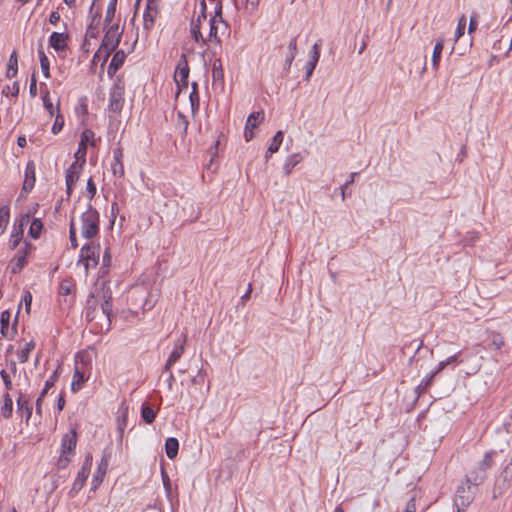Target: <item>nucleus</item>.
<instances>
[{
    "instance_id": "57",
    "label": "nucleus",
    "mask_w": 512,
    "mask_h": 512,
    "mask_svg": "<svg viewBox=\"0 0 512 512\" xmlns=\"http://www.w3.org/2000/svg\"><path fill=\"white\" fill-rule=\"evenodd\" d=\"M60 20V14L57 11H54L50 14L49 22L53 25H56Z\"/></svg>"
},
{
    "instance_id": "6",
    "label": "nucleus",
    "mask_w": 512,
    "mask_h": 512,
    "mask_svg": "<svg viewBox=\"0 0 512 512\" xmlns=\"http://www.w3.org/2000/svg\"><path fill=\"white\" fill-rule=\"evenodd\" d=\"M188 76H189V67H188V61L185 54H182L180 56V59L178 60L175 74H174V80L178 87L179 92L183 88H187L188 86Z\"/></svg>"
},
{
    "instance_id": "44",
    "label": "nucleus",
    "mask_w": 512,
    "mask_h": 512,
    "mask_svg": "<svg viewBox=\"0 0 512 512\" xmlns=\"http://www.w3.org/2000/svg\"><path fill=\"white\" fill-rule=\"evenodd\" d=\"M72 287H73V284L70 281H68V280L62 281L60 284V287H59L60 294L61 295H69L72 291Z\"/></svg>"
},
{
    "instance_id": "5",
    "label": "nucleus",
    "mask_w": 512,
    "mask_h": 512,
    "mask_svg": "<svg viewBox=\"0 0 512 512\" xmlns=\"http://www.w3.org/2000/svg\"><path fill=\"white\" fill-rule=\"evenodd\" d=\"M100 246L94 242L84 245L80 250L79 263L84 265L87 272L90 267H96L99 262Z\"/></svg>"
},
{
    "instance_id": "47",
    "label": "nucleus",
    "mask_w": 512,
    "mask_h": 512,
    "mask_svg": "<svg viewBox=\"0 0 512 512\" xmlns=\"http://www.w3.org/2000/svg\"><path fill=\"white\" fill-rule=\"evenodd\" d=\"M56 382V373H54L45 383V387L43 391L41 392L42 396H45L48 390L54 386Z\"/></svg>"
},
{
    "instance_id": "53",
    "label": "nucleus",
    "mask_w": 512,
    "mask_h": 512,
    "mask_svg": "<svg viewBox=\"0 0 512 512\" xmlns=\"http://www.w3.org/2000/svg\"><path fill=\"white\" fill-rule=\"evenodd\" d=\"M110 263H111L110 250H109V248H106L104 251V254H103V258H102V264H103V266L108 267L110 265Z\"/></svg>"
},
{
    "instance_id": "16",
    "label": "nucleus",
    "mask_w": 512,
    "mask_h": 512,
    "mask_svg": "<svg viewBox=\"0 0 512 512\" xmlns=\"http://www.w3.org/2000/svg\"><path fill=\"white\" fill-rule=\"evenodd\" d=\"M68 36L64 33L53 32L49 38V44L56 51H63L67 46Z\"/></svg>"
},
{
    "instance_id": "22",
    "label": "nucleus",
    "mask_w": 512,
    "mask_h": 512,
    "mask_svg": "<svg viewBox=\"0 0 512 512\" xmlns=\"http://www.w3.org/2000/svg\"><path fill=\"white\" fill-rule=\"evenodd\" d=\"M1 416L5 419H9L13 412V401L8 393L3 395L2 405L0 407Z\"/></svg>"
},
{
    "instance_id": "43",
    "label": "nucleus",
    "mask_w": 512,
    "mask_h": 512,
    "mask_svg": "<svg viewBox=\"0 0 512 512\" xmlns=\"http://www.w3.org/2000/svg\"><path fill=\"white\" fill-rule=\"evenodd\" d=\"M2 93L6 96L12 95L17 96L19 93V86L17 82H14L12 86H6L3 88Z\"/></svg>"
},
{
    "instance_id": "17",
    "label": "nucleus",
    "mask_w": 512,
    "mask_h": 512,
    "mask_svg": "<svg viewBox=\"0 0 512 512\" xmlns=\"http://www.w3.org/2000/svg\"><path fill=\"white\" fill-rule=\"evenodd\" d=\"M125 58H126V54L122 50H119L114 54V56L111 60V63L108 67V70H107V73L110 77H112L118 71V69L123 65Z\"/></svg>"
},
{
    "instance_id": "13",
    "label": "nucleus",
    "mask_w": 512,
    "mask_h": 512,
    "mask_svg": "<svg viewBox=\"0 0 512 512\" xmlns=\"http://www.w3.org/2000/svg\"><path fill=\"white\" fill-rule=\"evenodd\" d=\"M158 14L157 5L155 0H148L147 6L143 14L144 28L150 30L155 23V18Z\"/></svg>"
},
{
    "instance_id": "59",
    "label": "nucleus",
    "mask_w": 512,
    "mask_h": 512,
    "mask_svg": "<svg viewBox=\"0 0 512 512\" xmlns=\"http://www.w3.org/2000/svg\"><path fill=\"white\" fill-rule=\"evenodd\" d=\"M296 164H297V161L292 162V157H291V158H289L288 162L286 163V165H285V167H284L287 175L291 173L292 168H293Z\"/></svg>"
},
{
    "instance_id": "41",
    "label": "nucleus",
    "mask_w": 512,
    "mask_h": 512,
    "mask_svg": "<svg viewBox=\"0 0 512 512\" xmlns=\"http://www.w3.org/2000/svg\"><path fill=\"white\" fill-rule=\"evenodd\" d=\"M63 125H64V119L60 113H57L55 115V122L52 126V132L54 134H57L58 132H60L62 130Z\"/></svg>"
},
{
    "instance_id": "58",
    "label": "nucleus",
    "mask_w": 512,
    "mask_h": 512,
    "mask_svg": "<svg viewBox=\"0 0 512 512\" xmlns=\"http://www.w3.org/2000/svg\"><path fill=\"white\" fill-rule=\"evenodd\" d=\"M31 302H32V295L29 292H27L26 295L24 296V303H25L27 312H29V310H30Z\"/></svg>"
},
{
    "instance_id": "7",
    "label": "nucleus",
    "mask_w": 512,
    "mask_h": 512,
    "mask_svg": "<svg viewBox=\"0 0 512 512\" xmlns=\"http://www.w3.org/2000/svg\"><path fill=\"white\" fill-rule=\"evenodd\" d=\"M121 36L122 30H120L119 25H110L106 30L101 45L113 52L119 45Z\"/></svg>"
},
{
    "instance_id": "60",
    "label": "nucleus",
    "mask_w": 512,
    "mask_h": 512,
    "mask_svg": "<svg viewBox=\"0 0 512 512\" xmlns=\"http://www.w3.org/2000/svg\"><path fill=\"white\" fill-rule=\"evenodd\" d=\"M457 360H458V359H457V357H456V356H452V357L448 358L446 361H442V362H440V364H439V368H438V371H440V370L444 369V367H445L446 365H448L451 361H457Z\"/></svg>"
},
{
    "instance_id": "25",
    "label": "nucleus",
    "mask_w": 512,
    "mask_h": 512,
    "mask_svg": "<svg viewBox=\"0 0 512 512\" xmlns=\"http://www.w3.org/2000/svg\"><path fill=\"white\" fill-rule=\"evenodd\" d=\"M179 449V442L176 438L170 437L165 443V452L168 458L173 459L177 456Z\"/></svg>"
},
{
    "instance_id": "26",
    "label": "nucleus",
    "mask_w": 512,
    "mask_h": 512,
    "mask_svg": "<svg viewBox=\"0 0 512 512\" xmlns=\"http://www.w3.org/2000/svg\"><path fill=\"white\" fill-rule=\"evenodd\" d=\"M88 460L89 459L87 458L84 466L78 472L77 477H76V479L74 481V488L81 489L84 486V484L86 482V479L89 476V467H87Z\"/></svg>"
},
{
    "instance_id": "63",
    "label": "nucleus",
    "mask_w": 512,
    "mask_h": 512,
    "mask_svg": "<svg viewBox=\"0 0 512 512\" xmlns=\"http://www.w3.org/2000/svg\"><path fill=\"white\" fill-rule=\"evenodd\" d=\"M43 397L42 394H40V396L38 397V399L36 400V412L38 414H41V403H42V400H43Z\"/></svg>"
},
{
    "instance_id": "64",
    "label": "nucleus",
    "mask_w": 512,
    "mask_h": 512,
    "mask_svg": "<svg viewBox=\"0 0 512 512\" xmlns=\"http://www.w3.org/2000/svg\"><path fill=\"white\" fill-rule=\"evenodd\" d=\"M65 406V399L63 396H60L59 399H58V403H57V407H58V410L61 411Z\"/></svg>"
},
{
    "instance_id": "62",
    "label": "nucleus",
    "mask_w": 512,
    "mask_h": 512,
    "mask_svg": "<svg viewBox=\"0 0 512 512\" xmlns=\"http://www.w3.org/2000/svg\"><path fill=\"white\" fill-rule=\"evenodd\" d=\"M194 99L198 100V95L196 92V83H193V91L190 94V100H191L192 107L194 106Z\"/></svg>"
},
{
    "instance_id": "37",
    "label": "nucleus",
    "mask_w": 512,
    "mask_h": 512,
    "mask_svg": "<svg viewBox=\"0 0 512 512\" xmlns=\"http://www.w3.org/2000/svg\"><path fill=\"white\" fill-rule=\"evenodd\" d=\"M117 0H111L106 11L105 24H110L116 13Z\"/></svg>"
},
{
    "instance_id": "30",
    "label": "nucleus",
    "mask_w": 512,
    "mask_h": 512,
    "mask_svg": "<svg viewBox=\"0 0 512 512\" xmlns=\"http://www.w3.org/2000/svg\"><path fill=\"white\" fill-rule=\"evenodd\" d=\"M26 263V252L19 250L14 257V265L12 266V272L18 273L24 267Z\"/></svg>"
},
{
    "instance_id": "8",
    "label": "nucleus",
    "mask_w": 512,
    "mask_h": 512,
    "mask_svg": "<svg viewBox=\"0 0 512 512\" xmlns=\"http://www.w3.org/2000/svg\"><path fill=\"white\" fill-rule=\"evenodd\" d=\"M94 145V132L87 129L81 134L78 149L75 153V158L82 163H85V157L87 153V145Z\"/></svg>"
},
{
    "instance_id": "52",
    "label": "nucleus",
    "mask_w": 512,
    "mask_h": 512,
    "mask_svg": "<svg viewBox=\"0 0 512 512\" xmlns=\"http://www.w3.org/2000/svg\"><path fill=\"white\" fill-rule=\"evenodd\" d=\"M317 65V62H314L312 60H309L307 63H306V76H307V79L312 75L315 67Z\"/></svg>"
},
{
    "instance_id": "61",
    "label": "nucleus",
    "mask_w": 512,
    "mask_h": 512,
    "mask_svg": "<svg viewBox=\"0 0 512 512\" xmlns=\"http://www.w3.org/2000/svg\"><path fill=\"white\" fill-rule=\"evenodd\" d=\"M36 91H37V88H36V78L33 75L32 79H31V83H30V93H31V95L35 96L36 95Z\"/></svg>"
},
{
    "instance_id": "23",
    "label": "nucleus",
    "mask_w": 512,
    "mask_h": 512,
    "mask_svg": "<svg viewBox=\"0 0 512 512\" xmlns=\"http://www.w3.org/2000/svg\"><path fill=\"white\" fill-rule=\"evenodd\" d=\"M17 72H18V57H17L16 51H13L8 60L6 77L9 79H12L17 75Z\"/></svg>"
},
{
    "instance_id": "34",
    "label": "nucleus",
    "mask_w": 512,
    "mask_h": 512,
    "mask_svg": "<svg viewBox=\"0 0 512 512\" xmlns=\"http://www.w3.org/2000/svg\"><path fill=\"white\" fill-rule=\"evenodd\" d=\"M23 237V229L21 227L14 228V231L12 232L11 238L9 240V246L11 249H15Z\"/></svg>"
},
{
    "instance_id": "48",
    "label": "nucleus",
    "mask_w": 512,
    "mask_h": 512,
    "mask_svg": "<svg viewBox=\"0 0 512 512\" xmlns=\"http://www.w3.org/2000/svg\"><path fill=\"white\" fill-rule=\"evenodd\" d=\"M114 155H115V163L116 165H120V176H122L124 174V167H123V164H122V161H121V158H122V151L121 150H117L114 152Z\"/></svg>"
},
{
    "instance_id": "21",
    "label": "nucleus",
    "mask_w": 512,
    "mask_h": 512,
    "mask_svg": "<svg viewBox=\"0 0 512 512\" xmlns=\"http://www.w3.org/2000/svg\"><path fill=\"white\" fill-rule=\"evenodd\" d=\"M35 184V169L33 163H28L25 170L24 190H31Z\"/></svg>"
},
{
    "instance_id": "29",
    "label": "nucleus",
    "mask_w": 512,
    "mask_h": 512,
    "mask_svg": "<svg viewBox=\"0 0 512 512\" xmlns=\"http://www.w3.org/2000/svg\"><path fill=\"white\" fill-rule=\"evenodd\" d=\"M35 343L33 341H29L25 344V346L18 351L17 356L21 363H25L28 361L30 353L34 350Z\"/></svg>"
},
{
    "instance_id": "33",
    "label": "nucleus",
    "mask_w": 512,
    "mask_h": 512,
    "mask_svg": "<svg viewBox=\"0 0 512 512\" xmlns=\"http://www.w3.org/2000/svg\"><path fill=\"white\" fill-rule=\"evenodd\" d=\"M282 141H283V133H282V131H278L275 134V136L273 137V140L268 147L267 153H269L271 155V154L277 152Z\"/></svg>"
},
{
    "instance_id": "9",
    "label": "nucleus",
    "mask_w": 512,
    "mask_h": 512,
    "mask_svg": "<svg viewBox=\"0 0 512 512\" xmlns=\"http://www.w3.org/2000/svg\"><path fill=\"white\" fill-rule=\"evenodd\" d=\"M124 102V87L120 83H116L111 92L109 100V108L113 112H119Z\"/></svg>"
},
{
    "instance_id": "36",
    "label": "nucleus",
    "mask_w": 512,
    "mask_h": 512,
    "mask_svg": "<svg viewBox=\"0 0 512 512\" xmlns=\"http://www.w3.org/2000/svg\"><path fill=\"white\" fill-rule=\"evenodd\" d=\"M141 416L147 424H151L155 420L156 414L151 407L143 405L141 409Z\"/></svg>"
},
{
    "instance_id": "51",
    "label": "nucleus",
    "mask_w": 512,
    "mask_h": 512,
    "mask_svg": "<svg viewBox=\"0 0 512 512\" xmlns=\"http://www.w3.org/2000/svg\"><path fill=\"white\" fill-rule=\"evenodd\" d=\"M491 464H492V453H487V454H485L484 459L481 462V467L483 470H485L488 467H490Z\"/></svg>"
},
{
    "instance_id": "14",
    "label": "nucleus",
    "mask_w": 512,
    "mask_h": 512,
    "mask_svg": "<svg viewBox=\"0 0 512 512\" xmlns=\"http://www.w3.org/2000/svg\"><path fill=\"white\" fill-rule=\"evenodd\" d=\"M186 336H183V339L179 344H176L173 351L169 355V358L165 364L164 370L166 372L170 371L171 366L174 365L182 356L185 350V344H186Z\"/></svg>"
},
{
    "instance_id": "4",
    "label": "nucleus",
    "mask_w": 512,
    "mask_h": 512,
    "mask_svg": "<svg viewBox=\"0 0 512 512\" xmlns=\"http://www.w3.org/2000/svg\"><path fill=\"white\" fill-rule=\"evenodd\" d=\"M477 485L472 484L469 480L458 486L455 494L454 503L458 512L464 511L474 499Z\"/></svg>"
},
{
    "instance_id": "45",
    "label": "nucleus",
    "mask_w": 512,
    "mask_h": 512,
    "mask_svg": "<svg viewBox=\"0 0 512 512\" xmlns=\"http://www.w3.org/2000/svg\"><path fill=\"white\" fill-rule=\"evenodd\" d=\"M502 475L505 480L512 479V456L509 463L504 467Z\"/></svg>"
},
{
    "instance_id": "49",
    "label": "nucleus",
    "mask_w": 512,
    "mask_h": 512,
    "mask_svg": "<svg viewBox=\"0 0 512 512\" xmlns=\"http://www.w3.org/2000/svg\"><path fill=\"white\" fill-rule=\"evenodd\" d=\"M492 344L496 349H500L504 345V340L501 335L495 334L492 338Z\"/></svg>"
},
{
    "instance_id": "31",
    "label": "nucleus",
    "mask_w": 512,
    "mask_h": 512,
    "mask_svg": "<svg viewBox=\"0 0 512 512\" xmlns=\"http://www.w3.org/2000/svg\"><path fill=\"white\" fill-rule=\"evenodd\" d=\"M111 53L112 51L101 45L93 56V62H101V65H104Z\"/></svg>"
},
{
    "instance_id": "50",
    "label": "nucleus",
    "mask_w": 512,
    "mask_h": 512,
    "mask_svg": "<svg viewBox=\"0 0 512 512\" xmlns=\"http://www.w3.org/2000/svg\"><path fill=\"white\" fill-rule=\"evenodd\" d=\"M1 377H2V380H3L4 384H5L6 389L7 390H11L12 382H11V379H10L8 373L5 370L1 371Z\"/></svg>"
},
{
    "instance_id": "18",
    "label": "nucleus",
    "mask_w": 512,
    "mask_h": 512,
    "mask_svg": "<svg viewBox=\"0 0 512 512\" xmlns=\"http://www.w3.org/2000/svg\"><path fill=\"white\" fill-rule=\"evenodd\" d=\"M87 380L84 371L79 367L78 363H76L75 371L73 374V379L71 383V390L73 392H78L85 381Z\"/></svg>"
},
{
    "instance_id": "10",
    "label": "nucleus",
    "mask_w": 512,
    "mask_h": 512,
    "mask_svg": "<svg viewBox=\"0 0 512 512\" xmlns=\"http://www.w3.org/2000/svg\"><path fill=\"white\" fill-rule=\"evenodd\" d=\"M83 164L84 163L81 161L75 160V162H73L66 170V187L68 195L71 194L73 186L79 179Z\"/></svg>"
},
{
    "instance_id": "2",
    "label": "nucleus",
    "mask_w": 512,
    "mask_h": 512,
    "mask_svg": "<svg viewBox=\"0 0 512 512\" xmlns=\"http://www.w3.org/2000/svg\"><path fill=\"white\" fill-rule=\"evenodd\" d=\"M99 214L90 205L80 214H73L70 222V242L73 248L78 247L77 233L83 239H93L99 233Z\"/></svg>"
},
{
    "instance_id": "56",
    "label": "nucleus",
    "mask_w": 512,
    "mask_h": 512,
    "mask_svg": "<svg viewBox=\"0 0 512 512\" xmlns=\"http://www.w3.org/2000/svg\"><path fill=\"white\" fill-rule=\"evenodd\" d=\"M476 29H477V16H476V15H473V16H471V18H470V23H469V29H468V32H469V33H472V32H474Z\"/></svg>"
},
{
    "instance_id": "38",
    "label": "nucleus",
    "mask_w": 512,
    "mask_h": 512,
    "mask_svg": "<svg viewBox=\"0 0 512 512\" xmlns=\"http://www.w3.org/2000/svg\"><path fill=\"white\" fill-rule=\"evenodd\" d=\"M43 103L44 107L47 109L51 117L59 113V106L54 107L53 103L49 98V93H46L43 97Z\"/></svg>"
},
{
    "instance_id": "28",
    "label": "nucleus",
    "mask_w": 512,
    "mask_h": 512,
    "mask_svg": "<svg viewBox=\"0 0 512 512\" xmlns=\"http://www.w3.org/2000/svg\"><path fill=\"white\" fill-rule=\"evenodd\" d=\"M289 54L285 60V69L289 70L297 53V41L293 38L288 45Z\"/></svg>"
},
{
    "instance_id": "24",
    "label": "nucleus",
    "mask_w": 512,
    "mask_h": 512,
    "mask_svg": "<svg viewBox=\"0 0 512 512\" xmlns=\"http://www.w3.org/2000/svg\"><path fill=\"white\" fill-rule=\"evenodd\" d=\"M443 49H444V39L439 38L436 40L433 54H432V65H433L434 69H438V67H439V62L441 59V54H442Z\"/></svg>"
},
{
    "instance_id": "40",
    "label": "nucleus",
    "mask_w": 512,
    "mask_h": 512,
    "mask_svg": "<svg viewBox=\"0 0 512 512\" xmlns=\"http://www.w3.org/2000/svg\"><path fill=\"white\" fill-rule=\"evenodd\" d=\"M107 467H108V456L104 455L101 459L99 466H98V474H100L99 482L103 481V478L107 471Z\"/></svg>"
},
{
    "instance_id": "32",
    "label": "nucleus",
    "mask_w": 512,
    "mask_h": 512,
    "mask_svg": "<svg viewBox=\"0 0 512 512\" xmlns=\"http://www.w3.org/2000/svg\"><path fill=\"white\" fill-rule=\"evenodd\" d=\"M40 66L45 78L50 77V62L43 50H39Z\"/></svg>"
},
{
    "instance_id": "42",
    "label": "nucleus",
    "mask_w": 512,
    "mask_h": 512,
    "mask_svg": "<svg viewBox=\"0 0 512 512\" xmlns=\"http://www.w3.org/2000/svg\"><path fill=\"white\" fill-rule=\"evenodd\" d=\"M466 26V18L462 16L458 21V26L455 33V41H457L463 34Z\"/></svg>"
},
{
    "instance_id": "15",
    "label": "nucleus",
    "mask_w": 512,
    "mask_h": 512,
    "mask_svg": "<svg viewBox=\"0 0 512 512\" xmlns=\"http://www.w3.org/2000/svg\"><path fill=\"white\" fill-rule=\"evenodd\" d=\"M10 318H11V314L9 311H3L1 313V316H0L1 330H0V332L4 338H9V339H11L16 332V329L14 326L11 328L9 327Z\"/></svg>"
},
{
    "instance_id": "11",
    "label": "nucleus",
    "mask_w": 512,
    "mask_h": 512,
    "mask_svg": "<svg viewBox=\"0 0 512 512\" xmlns=\"http://www.w3.org/2000/svg\"><path fill=\"white\" fill-rule=\"evenodd\" d=\"M77 443V434L75 430H71L67 434H65L62 438V454L60 456V461H69L67 454H71Z\"/></svg>"
},
{
    "instance_id": "1",
    "label": "nucleus",
    "mask_w": 512,
    "mask_h": 512,
    "mask_svg": "<svg viewBox=\"0 0 512 512\" xmlns=\"http://www.w3.org/2000/svg\"><path fill=\"white\" fill-rule=\"evenodd\" d=\"M227 30V25L222 18V2H216L214 15L208 20L206 16L205 0L200 1V13L192 18L190 25L191 35L196 43L207 44L208 42L220 43L219 32L222 34Z\"/></svg>"
},
{
    "instance_id": "27",
    "label": "nucleus",
    "mask_w": 512,
    "mask_h": 512,
    "mask_svg": "<svg viewBox=\"0 0 512 512\" xmlns=\"http://www.w3.org/2000/svg\"><path fill=\"white\" fill-rule=\"evenodd\" d=\"M212 78L214 82H223L224 79V71L222 67V62L219 59H216L213 62L212 66Z\"/></svg>"
},
{
    "instance_id": "20",
    "label": "nucleus",
    "mask_w": 512,
    "mask_h": 512,
    "mask_svg": "<svg viewBox=\"0 0 512 512\" xmlns=\"http://www.w3.org/2000/svg\"><path fill=\"white\" fill-rule=\"evenodd\" d=\"M17 412L21 414V416L26 417V421H28L31 417L32 411L28 404V399L22 393L19 394L17 399Z\"/></svg>"
},
{
    "instance_id": "55",
    "label": "nucleus",
    "mask_w": 512,
    "mask_h": 512,
    "mask_svg": "<svg viewBox=\"0 0 512 512\" xmlns=\"http://www.w3.org/2000/svg\"><path fill=\"white\" fill-rule=\"evenodd\" d=\"M404 512H416V505H415V499L411 498L405 507Z\"/></svg>"
},
{
    "instance_id": "35",
    "label": "nucleus",
    "mask_w": 512,
    "mask_h": 512,
    "mask_svg": "<svg viewBox=\"0 0 512 512\" xmlns=\"http://www.w3.org/2000/svg\"><path fill=\"white\" fill-rule=\"evenodd\" d=\"M9 221V208L6 206L0 207V235H2L6 229Z\"/></svg>"
},
{
    "instance_id": "39",
    "label": "nucleus",
    "mask_w": 512,
    "mask_h": 512,
    "mask_svg": "<svg viewBox=\"0 0 512 512\" xmlns=\"http://www.w3.org/2000/svg\"><path fill=\"white\" fill-rule=\"evenodd\" d=\"M42 222L39 219H34L29 228V234L33 238H37L42 230Z\"/></svg>"
},
{
    "instance_id": "19",
    "label": "nucleus",
    "mask_w": 512,
    "mask_h": 512,
    "mask_svg": "<svg viewBox=\"0 0 512 512\" xmlns=\"http://www.w3.org/2000/svg\"><path fill=\"white\" fill-rule=\"evenodd\" d=\"M260 0H235V6L238 10H243L247 14H253L258 6Z\"/></svg>"
},
{
    "instance_id": "3",
    "label": "nucleus",
    "mask_w": 512,
    "mask_h": 512,
    "mask_svg": "<svg viewBox=\"0 0 512 512\" xmlns=\"http://www.w3.org/2000/svg\"><path fill=\"white\" fill-rule=\"evenodd\" d=\"M112 294L104 282L97 284L88 300L86 318L89 321L104 320L109 326L112 315Z\"/></svg>"
},
{
    "instance_id": "46",
    "label": "nucleus",
    "mask_w": 512,
    "mask_h": 512,
    "mask_svg": "<svg viewBox=\"0 0 512 512\" xmlns=\"http://www.w3.org/2000/svg\"><path fill=\"white\" fill-rule=\"evenodd\" d=\"M319 58H320L319 44L315 43L310 52V60L318 63Z\"/></svg>"
},
{
    "instance_id": "12",
    "label": "nucleus",
    "mask_w": 512,
    "mask_h": 512,
    "mask_svg": "<svg viewBox=\"0 0 512 512\" xmlns=\"http://www.w3.org/2000/svg\"><path fill=\"white\" fill-rule=\"evenodd\" d=\"M264 119L263 111L253 112L251 113L246 121L244 138L247 142L253 139L254 133L253 130L257 127L259 123H261Z\"/></svg>"
},
{
    "instance_id": "54",
    "label": "nucleus",
    "mask_w": 512,
    "mask_h": 512,
    "mask_svg": "<svg viewBox=\"0 0 512 512\" xmlns=\"http://www.w3.org/2000/svg\"><path fill=\"white\" fill-rule=\"evenodd\" d=\"M87 191L90 194V198H93L96 193V186L92 180V178H89L87 182Z\"/></svg>"
}]
</instances>
